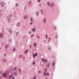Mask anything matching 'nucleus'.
Instances as JSON below:
<instances>
[{
  "label": "nucleus",
  "mask_w": 79,
  "mask_h": 79,
  "mask_svg": "<svg viewBox=\"0 0 79 79\" xmlns=\"http://www.w3.org/2000/svg\"><path fill=\"white\" fill-rule=\"evenodd\" d=\"M38 54L37 53H36L35 54H34V53H33V59L35 57H36L37 56Z\"/></svg>",
  "instance_id": "1"
},
{
  "label": "nucleus",
  "mask_w": 79,
  "mask_h": 79,
  "mask_svg": "<svg viewBox=\"0 0 79 79\" xmlns=\"http://www.w3.org/2000/svg\"><path fill=\"white\" fill-rule=\"evenodd\" d=\"M42 61H43V62H45V63H46L47 61V60H45L44 59H42Z\"/></svg>",
  "instance_id": "2"
},
{
  "label": "nucleus",
  "mask_w": 79,
  "mask_h": 79,
  "mask_svg": "<svg viewBox=\"0 0 79 79\" xmlns=\"http://www.w3.org/2000/svg\"><path fill=\"white\" fill-rule=\"evenodd\" d=\"M1 5L2 6H3L5 5V3L3 2H2L1 3Z\"/></svg>",
  "instance_id": "3"
},
{
  "label": "nucleus",
  "mask_w": 79,
  "mask_h": 79,
  "mask_svg": "<svg viewBox=\"0 0 79 79\" xmlns=\"http://www.w3.org/2000/svg\"><path fill=\"white\" fill-rule=\"evenodd\" d=\"M7 20L8 23H10V17H7Z\"/></svg>",
  "instance_id": "4"
},
{
  "label": "nucleus",
  "mask_w": 79,
  "mask_h": 79,
  "mask_svg": "<svg viewBox=\"0 0 79 79\" xmlns=\"http://www.w3.org/2000/svg\"><path fill=\"white\" fill-rule=\"evenodd\" d=\"M32 31H33V32H35V28H33L32 29Z\"/></svg>",
  "instance_id": "5"
},
{
  "label": "nucleus",
  "mask_w": 79,
  "mask_h": 79,
  "mask_svg": "<svg viewBox=\"0 0 79 79\" xmlns=\"http://www.w3.org/2000/svg\"><path fill=\"white\" fill-rule=\"evenodd\" d=\"M3 76L5 77H6V74L5 73H4L3 74Z\"/></svg>",
  "instance_id": "6"
},
{
  "label": "nucleus",
  "mask_w": 79,
  "mask_h": 79,
  "mask_svg": "<svg viewBox=\"0 0 79 79\" xmlns=\"http://www.w3.org/2000/svg\"><path fill=\"white\" fill-rule=\"evenodd\" d=\"M9 32L11 34L12 33V30L11 29H9Z\"/></svg>",
  "instance_id": "7"
},
{
  "label": "nucleus",
  "mask_w": 79,
  "mask_h": 79,
  "mask_svg": "<svg viewBox=\"0 0 79 79\" xmlns=\"http://www.w3.org/2000/svg\"><path fill=\"white\" fill-rule=\"evenodd\" d=\"M12 76H13V75H10L9 76V78L11 79V78L12 77Z\"/></svg>",
  "instance_id": "8"
},
{
  "label": "nucleus",
  "mask_w": 79,
  "mask_h": 79,
  "mask_svg": "<svg viewBox=\"0 0 79 79\" xmlns=\"http://www.w3.org/2000/svg\"><path fill=\"white\" fill-rule=\"evenodd\" d=\"M34 45L35 48H36V47H37V44L35 43H34Z\"/></svg>",
  "instance_id": "9"
},
{
  "label": "nucleus",
  "mask_w": 79,
  "mask_h": 79,
  "mask_svg": "<svg viewBox=\"0 0 79 79\" xmlns=\"http://www.w3.org/2000/svg\"><path fill=\"white\" fill-rule=\"evenodd\" d=\"M9 47V45H5V48H8Z\"/></svg>",
  "instance_id": "10"
},
{
  "label": "nucleus",
  "mask_w": 79,
  "mask_h": 79,
  "mask_svg": "<svg viewBox=\"0 0 79 79\" xmlns=\"http://www.w3.org/2000/svg\"><path fill=\"white\" fill-rule=\"evenodd\" d=\"M20 23H18L17 24V26H19Z\"/></svg>",
  "instance_id": "11"
},
{
  "label": "nucleus",
  "mask_w": 79,
  "mask_h": 79,
  "mask_svg": "<svg viewBox=\"0 0 79 79\" xmlns=\"http://www.w3.org/2000/svg\"><path fill=\"white\" fill-rule=\"evenodd\" d=\"M0 37L1 38H2V33L0 34Z\"/></svg>",
  "instance_id": "12"
},
{
  "label": "nucleus",
  "mask_w": 79,
  "mask_h": 79,
  "mask_svg": "<svg viewBox=\"0 0 79 79\" xmlns=\"http://www.w3.org/2000/svg\"><path fill=\"white\" fill-rule=\"evenodd\" d=\"M34 37V35H31V38H32V37Z\"/></svg>",
  "instance_id": "13"
},
{
  "label": "nucleus",
  "mask_w": 79,
  "mask_h": 79,
  "mask_svg": "<svg viewBox=\"0 0 79 79\" xmlns=\"http://www.w3.org/2000/svg\"><path fill=\"white\" fill-rule=\"evenodd\" d=\"M45 22H46V20L45 19H44V22L45 23Z\"/></svg>",
  "instance_id": "14"
},
{
  "label": "nucleus",
  "mask_w": 79,
  "mask_h": 79,
  "mask_svg": "<svg viewBox=\"0 0 79 79\" xmlns=\"http://www.w3.org/2000/svg\"><path fill=\"white\" fill-rule=\"evenodd\" d=\"M16 35H17V36H18V34H19V32H16Z\"/></svg>",
  "instance_id": "15"
},
{
  "label": "nucleus",
  "mask_w": 79,
  "mask_h": 79,
  "mask_svg": "<svg viewBox=\"0 0 79 79\" xmlns=\"http://www.w3.org/2000/svg\"><path fill=\"white\" fill-rule=\"evenodd\" d=\"M45 37L46 39H47L48 38V35H46Z\"/></svg>",
  "instance_id": "16"
},
{
  "label": "nucleus",
  "mask_w": 79,
  "mask_h": 79,
  "mask_svg": "<svg viewBox=\"0 0 79 79\" xmlns=\"http://www.w3.org/2000/svg\"><path fill=\"white\" fill-rule=\"evenodd\" d=\"M28 50H27L25 52V53L26 54H27V53H28Z\"/></svg>",
  "instance_id": "17"
},
{
  "label": "nucleus",
  "mask_w": 79,
  "mask_h": 79,
  "mask_svg": "<svg viewBox=\"0 0 79 79\" xmlns=\"http://www.w3.org/2000/svg\"><path fill=\"white\" fill-rule=\"evenodd\" d=\"M19 73H21V69H19Z\"/></svg>",
  "instance_id": "18"
},
{
  "label": "nucleus",
  "mask_w": 79,
  "mask_h": 79,
  "mask_svg": "<svg viewBox=\"0 0 79 79\" xmlns=\"http://www.w3.org/2000/svg\"><path fill=\"white\" fill-rule=\"evenodd\" d=\"M32 64H33V65H34V64H35V62L33 61Z\"/></svg>",
  "instance_id": "19"
},
{
  "label": "nucleus",
  "mask_w": 79,
  "mask_h": 79,
  "mask_svg": "<svg viewBox=\"0 0 79 79\" xmlns=\"http://www.w3.org/2000/svg\"><path fill=\"white\" fill-rule=\"evenodd\" d=\"M14 75H15V76H16V75H17V73H14Z\"/></svg>",
  "instance_id": "20"
},
{
  "label": "nucleus",
  "mask_w": 79,
  "mask_h": 79,
  "mask_svg": "<svg viewBox=\"0 0 79 79\" xmlns=\"http://www.w3.org/2000/svg\"><path fill=\"white\" fill-rule=\"evenodd\" d=\"M24 19H26V16H24Z\"/></svg>",
  "instance_id": "21"
},
{
  "label": "nucleus",
  "mask_w": 79,
  "mask_h": 79,
  "mask_svg": "<svg viewBox=\"0 0 79 79\" xmlns=\"http://www.w3.org/2000/svg\"><path fill=\"white\" fill-rule=\"evenodd\" d=\"M55 62H53V63H52V66H54L55 64Z\"/></svg>",
  "instance_id": "22"
},
{
  "label": "nucleus",
  "mask_w": 79,
  "mask_h": 79,
  "mask_svg": "<svg viewBox=\"0 0 79 79\" xmlns=\"http://www.w3.org/2000/svg\"><path fill=\"white\" fill-rule=\"evenodd\" d=\"M47 4L48 6H50V4L48 2H47Z\"/></svg>",
  "instance_id": "23"
},
{
  "label": "nucleus",
  "mask_w": 79,
  "mask_h": 79,
  "mask_svg": "<svg viewBox=\"0 0 79 79\" xmlns=\"http://www.w3.org/2000/svg\"><path fill=\"white\" fill-rule=\"evenodd\" d=\"M46 76H48V75H49V73H47L46 74Z\"/></svg>",
  "instance_id": "24"
},
{
  "label": "nucleus",
  "mask_w": 79,
  "mask_h": 79,
  "mask_svg": "<svg viewBox=\"0 0 79 79\" xmlns=\"http://www.w3.org/2000/svg\"><path fill=\"white\" fill-rule=\"evenodd\" d=\"M16 50V48H14L13 49V51H15Z\"/></svg>",
  "instance_id": "25"
},
{
  "label": "nucleus",
  "mask_w": 79,
  "mask_h": 79,
  "mask_svg": "<svg viewBox=\"0 0 79 79\" xmlns=\"http://www.w3.org/2000/svg\"><path fill=\"white\" fill-rule=\"evenodd\" d=\"M36 78V76H35L33 79H35Z\"/></svg>",
  "instance_id": "26"
},
{
  "label": "nucleus",
  "mask_w": 79,
  "mask_h": 79,
  "mask_svg": "<svg viewBox=\"0 0 79 79\" xmlns=\"http://www.w3.org/2000/svg\"><path fill=\"white\" fill-rule=\"evenodd\" d=\"M16 6H18V4L16 3Z\"/></svg>",
  "instance_id": "27"
},
{
  "label": "nucleus",
  "mask_w": 79,
  "mask_h": 79,
  "mask_svg": "<svg viewBox=\"0 0 79 79\" xmlns=\"http://www.w3.org/2000/svg\"><path fill=\"white\" fill-rule=\"evenodd\" d=\"M30 25H31V24H32V22H31L30 23Z\"/></svg>",
  "instance_id": "28"
},
{
  "label": "nucleus",
  "mask_w": 79,
  "mask_h": 79,
  "mask_svg": "<svg viewBox=\"0 0 79 79\" xmlns=\"http://www.w3.org/2000/svg\"><path fill=\"white\" fill-rule=\"evenodd\" d=\"M50 65V64H48V65H47V67H48L49 66V65Z\"/></svg>",
  "instance_id": "29"
},
{
  "label": "nucleus",
  "mask_w": 79,
  "mask_h": 79,
  "mask_svg": "<svg viewBox=\"0 0 79 79\" xmlns=\"http://www.w3.org/2000/svg\"><path fill=\"white\" fill-rule=\"evenodd\" d=\"M38 2H40V0H38Z\"/></svg>",
  "instance_id": "30"
},
{
  "label": "nucleus",
  "mask_w": 79,
  "mask_h": 79,
  "mask_svg": "<svg viewBox=\"0 0 79 79\" xmlns=\"http://www.w3.org/2000/svg\"><path fill=\"white\" fill-rule=\"evenodd\" d=\"M42 11H43L42 10H41L40 12H41V13H42Z\"/></svg>",
  "instance_id": "31"
},
{
  "label": "nucleus",
  "mask_w": 79,
  "mask_h": 79,
  "mask_svg": "<svg viewBox=\"0 0 79 79\" xmlns=\"http://www.w3.org/2000/svg\"><path fill=\"white\" fill-rule=\"evenodd\" d=\"M44 76L45 75V74H46V73H45V72H44Z\"/></svg>",
  "instance_id": "32"
},
{
  "label": "nucleus",
  "mask_w": 79,
  "mask_h": 79,
  "mask_svg": "<svg viewBox=\"0 0 79 79\" xmlns=\"http://www.w3.org/2000/svg\"><path fill=\"white\" fill-rule=\"evenodd\" d=\"M53 6V4H52V5H51V6Z\"/></svg>",
  "instance_id": "33"
},
{
  "label": "nucleus",
  "mask_w": 79,
  "mask_h": 79,
  "mask_svg": "<svg viewBox=\"0 0 79 79\" xmlns=\"http://www.w3.org/2000/svg\"><path fill=\"white\" fill-rule=\"evenodd\" d=\"M29 34H31V31H29Z\"/></svg>",
  "instance_id": "34"
},
{
  "label": "nucleus",
  "mask_w": 79,
  "mask_h": 79,
  "mask_svg": "<svg viewBox=\"0 0 79 79\" xmlns=\"http://www.w3.org/2000/svg\"><path fill=\"white\" fill-rule=\"evenodd\" d=\"M16 68L15 67V68H14V70H16Z\"/></svg>",
  "instance_id": "35"
},
{
  "label": "nucleus",
  "mask_w": 79,
  "mask_h": 79,
  "mask_svg": "<svg viewBox=\"0 0 79 79\" xmlns=\"http://www.w3.org/2000/svg\"><path fill=\"white\" fill-rule=\"evenodd\" d=\"M30 48H31L32 47V45H30Z\"/></svg>",
  "instance_id": "36"
},
{
  "label": "nucleus",
  "mask_w": 79,
  "mask_h": 79,
  "mask_svg": "<svg viewBox=\"0 0 79 79\" xmlns=\"http://www.w3.org/2000/svg\"><path fill=\"white\" fill-rule=\"evenodd\" d=\"M40 71H38V73H40Z\"/></svg>",
  "instance_id": "37"
},
{
  "label": "nucleus",
  "mask_w": 79,
  "mask_h": 79,
  "mask_svg": "<svg viewBox=\"0 0 79 79\" xmlns=\"http://www.w3.org/2000/svg\"><path fill=\"white\" fill-rule=\"evenodd\" d=\"M12 79H15V77H12Z\"/></svg>",
  "instance_id": "38"
},
{
  "label": "nucleus",
  "mask_w": 79,
  "mask_h": 79,
  "mask_svg": "<svg viewBox=\"0 0 79 79\" xmlns=\"http://www.w3.org/2000/svg\"><path fill=\"white\" fill-rule=\"evenodd\" d=\"M36 14H37V15H39V13H38V12H37L36 13Z\"/></svg>",
  "instance_id": "39"
},
{
  "label": "nucleus",
  "mask_w": 79,
  "mask_h": 79,
  "mask_svg": "<svg viewBox=\"0 0 79 79\" xmlns=\"http://www.w3.org/2000/svg\"><path fill=\"white\" fill-rule=\"evenodd\" d=\"M31 21H32V18H31Z\"/></svg>",
  "instance_id": "40"
},
{
  "label": "nucleus",
  "mask_w": 79,
  "mask_h": 79,
  "mask_svg": "<svg viewBox=\"0 0 79 79\" xmlns=\"http://www.w3.org/2000/svg\"><path fill=\"white\" fill-rule=\"evenodd\" d=\"M2 71H1V74H2Z\"/></svg>",
  "instance_id": "41"
},
{
  "label": "nucleus",
  "mask_w": 79,
  "mask_h": 79,
  "mask_svg": "<svg viewBox=\"0 0 79 79\" xmlns=\"http://www.w3.org/2000/svg\"><path fill=\"white\" fill-rule=\"evenodd\" d=\"M48 49L49 50H50V48L48 47Z\"/></svg>",
  "instance_id": "42"
},
{
  "label": "nucleus",
  "mask_w": 79,
  "mask_h": 79,
  "mask_svg": "<svg viewBox=\"0 0 79 79\" xmlns=\"http://www.w3.org/2000/svg\"><path fill=\"white\" fill-rule=\"evenodd\" d=\"M6 54H4V56H6Z\"/></svg>",
  "instance_id": "43"
},
{
  "label": "nucleus",
  "mask_w": 79,
  "mask_h": 79,
  "mask_svg": "<svg viewBox=\"0 0 79 79\" xmlns=\"http://www.w3.org/2000/svg\"><path fill=\"white\" fill-rule=\"evenodd\" d=\"M45 71H47V69H45Z\"/></svg>",
  "instance_id": "44"
},
{
  "label": "nucleus",
  "mask_w": 79,
  "mask_h": 79,
  "mask_svg": "<svg viewBox=\"0 0 79 79\" xmlns=\"http://www.w3.org/2000/svg\"><path fill=\"white\" fill-rule=\"evenodd\" d=\"M30 3H31V2H29Z\"/></svg>",
  "instance_id": "45"
},
{
  "label": "nucleus",
  "mask_w": 79,
  "mask_h": 79,
  "mask_svg": "<svg viewBox=\"0 0 79 79\" xmlns=\"http://www.w3.org/2000/svg\"><path fill=\"white\" fill-rule=\"evenodd\" d=\"M55 29H56V27H55Z\"/></svg>",
  "instance_id": "46"
},
{
  "label": "nucleus",
  "mask_w": 79,
  "mask_h": 79,
  "mask_svg": "<svg viewBox=\"0 0 79 79\" xmlns=\"http://www.w3.org/2000/svg\"><path fill=\"white\" fill-rule=\"evenodd\" d=\"M49 39L50 40H51V38H50Z\"/></svg>",
  "instance_id": "47"
},
{
  "label": "nucleus",
  "mask_w": 79,
  "mask_h": 79,
  "mask_svg": "<svg viewBox=\"0 0 79 79\" xmlns=\"http://www.w3.org/2000/svg\"><path fill=\"white\" fill-rule=\"evenodd\" d=\"M55 37L56 38V37H57V36H56V37Z\"/></svg>",
  "instance_id": "48"
},
{
  "label": "nucleus",
  "mask_w": 79,
  "mask_h": 79,
  "mask_svg": "<svg viewBox=\"0 0 79 79\" xmlns=\"http://www.w3.org/2000/svg\"><path fill=\"white\" fill-rule=\"evenodd\" d=\"M1 12V10H0V13Z\"/></svg>",
  "instance_id": "49"
},
{
  "label": "nucleus",
  "mask_w": 79,
  "mask_h": 79,
  "mask_svg": "<svg viewBox=\"0 0 79 79\" xmlns=\"http://www.w3.org/2000/svg\"><path fill=\"white\" fill-rule=\"evenodd\" d=\"M45 79H48L47 78H45Z\"/></svg>",
  "instance_id": "50"
},
{
  "label": "nucleus",
  "mask_w": 79,
  "mask_h": 79,
  "mask_svg": "<svg viewBox=\"0 0 79 79\" xmlns=\"http://www.w3.org/2000/svg\"><path fill=\"white\" fill-rule=\"evenodd\" d=\"M22 56L21 55H20V56Z\"/></svg>",
  "instance_id": "51"
},
{
  "label": "nucleus",
  "mask_w": 79,
  "mask_h": 79,
  "mask_svg": "<svg viewBox=\"0 0 79 79\" xmlns=\"http://www.w3.org/2000/svg\"><path fill=\"white\" fill-rule=\"evenodd\" d=\"M38 39H39V37H38Z\"/></svg>",
  "instance_id": "52"
}]
</instances>
